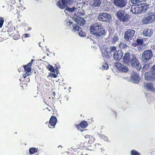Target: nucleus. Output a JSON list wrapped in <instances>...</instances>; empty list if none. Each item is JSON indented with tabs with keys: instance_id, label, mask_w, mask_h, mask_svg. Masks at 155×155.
I'll return each mask as SVG.
<instances>
[{
	"instance_id": "nucleus-17",
	"label": "nucleus",
	"mask_w": 155,
	"mask_h": 155,
	"mask_svg": "<svg viewBox=\"0 0 155 155\" xmlns=\"http://www.w3.org/2000/svg\"><path fill=\"white\" fill-rule=\"evenodd\" d=\"M57 120V118L55 116H51L49 121V125H48L49 127L51 128V126H53V127L54 128V126L55 125L56 123Z\"/></svg>"
},
{
	"instance_id": "nucleus-19",
	"label": "nucleus",
	"mask_w": 155,
	"mask_h": 155,
	"mask_svg": "<svg viewBox=\"0 0 155 155\" xmlns=\"http://www.w3.org/2000/svg\"><path fill=\"white\" fill-rule=\"evenodd\" d=\"M77 10V8L74 6H73L71 8L66 7V9L64 10V12L66 14H68L70 12H76Z\"/></svg>"
},
{
	"instance_id": "nucleus-57",
	"label": "nucleus",
	"mask_w": 155,
	"mask_h": 155,
	"mask_svg": "<svg viewBox=\"0 0 155 155\" xmlns=\"http://www.w3.org/2000/svg\"><path fill=\"white\" fill-rule=\"evenodd\" d=\"M45 57H43V58H42V59H45Z\"/></svg>"
},
{
	"instance_id": "nucleus-43",
	"label": "nucleus",
	"mask_w": 155,
	"mask_h": 155,
	"mask_svg": "<svg viewBox=\"0 0 155 155\" xmlns=\"http://www.w3.org/2000/svg\"><path fill=\"white\" fill-rule=\"evenodd\" d=\"M89 137H90V135H86L85 136H84L85 138L86 139H87V140H88V141L89 140Z\"/></svg>"
},
{
	"instance_id": "nucleus-49",
	"label": "nucleus",
	"mask_w": 155,
	"mask_h": 155,
	"mask_svg": "<svg viewBox=\"0 0 155 155\" xmlns=\"http://www.w3.org/2000/svg\"><path fill=\"white\" fill-rule=\"evenodd\" d=\"M32 64V62L30 61L29 63H28V64L27 65H28V67H30L31 65Z\"/></svg>"
},
{
	"instance_id": "nucleus-44",
	"label": "nucleus",
	"mask_w": 155,
	"mask_h": 155,
	"mask_svg": "<svg viewBox=\"0 0 155 155\" xmlns=\"http://www.w3.org/2000/svg\"><path fill=\"white\" fill-rule=\"evenodd\" d=\"M17 37L15 38V35H14L13 37V38H14V39L16 40L17 39H18V38H20V36L18 35H17Z\"/></svg>"
},
{
	"instance_id": "nucleus-40",
	"label": "nucleus",
	"mask_w": 155,
	"mask_h": 155,
	"mask_svg": "<svg viewBox=\"0 0 155 155\" xmlns=\"http://www.w3.org/2000/svg\"><path fill=\"white\" fill-rule=\"evenodd\" d=\"M137 50L139 51H143V48L142 45L138 46L137 47Z\"/></svg>"
},
{
	"instance_id": "nucleus-22",
	"label": "nucleus",
	"mask_w": 155,
	"mask_h": 155,
	"mask_svg": "<svg viewBox=\"0 0 155 155\" xmlns=\"http://www.w3.org/2000/svg\"><path fill=\"white\" fill-rule=\"evenodd\" d=\"M101 2L100 0H93L91 3V5L93 8L100 6Z\"/></svg>"
},
{
	"instance_id": "nucleus-36",
	"label": "nucleus",
	"mask_w": 155,
	"mask_h": 155,
	"mask_svg": "<svg viewBox=\"0 0 155 155\" xmlns=\"http://www.w3.org/2000/svg\"><path fill=\"white\" fill-rule=\"evenodd\" d=\"M4 20L3 19L2 17H0V28H2L3 25Z\"/></svg>"
},
{
	"instance_id": "nucleus-33",
	"label": "nucleus",
	"mask_w": 155,
	"mask_h": 155,
	"mask_svg": "<svg viewBox=\"0 0 155 155\" xmlns=\"http://www.w3.org/2000/svg\"><path fill=\"white\" fill-rule=\"evenodd\" d=\"M150 68V66L149 64H146L144 65L143 67L142 70L143 71H145Z\"/></svg>"
},
{
	"instance_id": "nucleus-2",
	"label": "nucleus",
	"mask_w": 155,
	"mask_h": 155,
	"mask_svg": "<svg viewBox=\"0 0 155 155\" xmlns=\"http://www.w3.org/2000/svg\"><path fill=\"white\" fill-rule=\"evenodd\" d=\"M155 21V14L152 12L148 13L143 18L142 20V24L147 25L153 23Z\"/></svg>"
},
{
	"instance_id": "nucleus-6",
	"label": "nucleus",
	"mask_w": 155,
	"mask_h": 155,
	"mask_svg": "<svg viewBox=\"0 0 155 155\" xmlns=\"http://www.w3.org/2000/svg\"><path fill=\"white\" fill-rule=\"evenodd\" d=\"M144 77L147 80L153 81L155 79V65L152 67L149 72L145 74Z\"/></svg>"
},
{
	"instance_id": "nucleus-25",
	"label": "nucleus",
	"mask_w": 155,
	"mask_h": 155,
	"mask_svg": "<svg viewBox=\"0 0 155 155\" xmlns=\"http://www.w3.org/2000/svg\"><path fill=\"white\" fill-rule=\"evenodd\" d=\"M87 124L86 121H82L80 124L79 126L82 128H85L87 126Z\"/></svg>"
},
{
	"instance_id": "nucleus-42",
	"label": "nucleus",
	"mask_w": 155,
	"mask_h": 155,
	"mask_svg": "<svg viewBox=\"0 0 155 155\" xmlns=\"http://www.w3.org/2000/svg\"><path fill=\"white\" fill-rule=\"evenodd\" d=\"M51 76L52 77H53L54 78H56L57 77V75L54 74L52 73L51 74Z\"/></svg>"
},
{
	"instance_id": "nucleus-5",
	"label": "nucleus",
	"mask_w": 155,
	"mask_h": 155,
	"mask_svg": "<svg viewBox=\"0 0 155 155\" xmlns=\"http://www.w3.org/2000/svg\"><path fill=\"white\" fill-rule=\"evenodd\" d=\"M153 56V53L151 50H146L142 53V61L147 63Z\"/></svg>"
},
{
	"instance_id": "nucleus-52",
	"label": "nucleus",
	"mask_w": 155,
	"mask_h": 155,
	"mask_svg": "<svg viewBox=\"0 0 155 155\" xmlns=\"http://www.w3.org/2000/svg\"><path fill=\"white\" fill-rule=\"evenodd\" d=\"M57 69H58V68H57V67L56 68V74L57 75V74H58V71H57Z\"/></svg>"
},
{
	"instance_id": "nucleus-51",
	"label": "nucleus",
	"mask_w": 155,
	"mask_h": 155,
	"mask_svg": "<svg viewBox=\"0 0 155 155\" xmlns=\"http://www.w3.org/2000/svg\"><path fill=\"white\" fill-rule=\"evenodd\" d=\"M146 0H138L139 3L143 2H145Z\"/></svg>"
},
{
	"instance_id": "nucleus-34",
	"label": "nucleus",
	"mask_w": 155,
	"mask_h": 155,
	"mask_svg": "<svg viewBox=\"0 0 155 155\" xmlns=\"http://www.w3.org/2000/svg\"><path fill=\"white\" fill-rule=\"evenodd\" d=\"M108 65L106 63L103 64L102 66V69L103 70H107L108 68Z\"/></svg>"
},
{
	"instance_id": "nucleus-37",
	"label": "nucleus",
	"mask_w": 155,
	"mask_h": 155,
	"mask_svg": "<svg viewBox=\"0 0 155 155\" xmlns=\"http://www.w3.org/2000/svg\"><path fill=\"white\" fill-rule=\"evenodd\" d=\"M130 2L133 5H136L139 3L138 0H131Z\"/></svg>"
},
{
	"instance_id": "nucleus-10",
	"label": "nucleus",
	"mask_w": 155,
	"mask_h": 155,
	"mask_svg": "<svg viewBox=\"0 0 155 155\" xmlns=\"http://www.w3.org/2000/svg\"><path fill=\"white\" fill-rule=\"evenodd\" d=\"M113 3L116 6L121 8L125 7L127 2L126 0H114Z\"/></svg>"
},
{
	"instance_id": "nucleus-7",
	"label": "nucleus",
	"mask_w": 155,
	"mask_h": 155,
	"mask_svg": "<svg viewBox=\"0 0 155 155\" xmlns=\"http://www.w3.org/2000/svg\"><path fill=\"white\" fill-rule=\"evenodd\" d=\"M116 50V48L115 46H110L106 50L103 49L102 51V55L103 57L108 58L112 55L111 53Z\"/></svg>"
},
{
	"instance_id": "nucleus-41",
	"label": "nucleus",
	"mask_w": 155,
	"mask_h": 155,
	"mask_svg": "<svg viewBox=\"0 0 155 155\" xmlns=\"http://www.w3.org/2000/svg\"><path fill=\"white\" fill-rule=\"evenodd\" d=\"M101 137L105 141H107L108 140V138L107 137H106L104 135H102L101 136Z\"/></svg>"
},
{
	"instance_id": "nucleus-1",
	"label": "nucleus",
	"mask_w": 155,
	"mask_h": 155,
	"mask_svg": "<svg viewBox=\"0 0 155 155\" xmlns=\"http://www.w3.org/2000/svg\"><path fill=\"white\" fill-rule=\"evenodd\" d=\"M90 29L91 34L95 35L99 39H102L105 32V31L101 28L100 25L98 23L92 25Z\"/></svg>"
},
{
	"instance_id": "nucleus-47",
	"label": "nucleus",
	"mask_w": 155,
	"mask_h": 155,
	"mask_svg": "<svg viewBox=\"0 0 155 155\" xmlns=\"http://www.w3.org/2000/svg\"><path fill=\"white\" fill-rule=\"evenodd\" d=\"M32 64V62L30 61L29 63H28V64L27 65H28V67H30L31 65Z\"/></svg>"
},
{
	"instance_id": "nucleus-58",
	"label": "nucleus",
	"mask_w": 155,
	"mask_h": 155,
	"mask_svg": "<svg viewBox=\"0 0 155 155\" xmlns=\"http://www.w3.org/2000/svg\"><path fill=\"white\" fill-rule=\"evenodd\" d=\"M39 46H40V47H41V46H40V45H40V43H39Z\"/></svg>"
},
{
	"instance_id": "nucleus-59",
	"label": "nucleus",
	"mask_w": 155,
	"mask_h": 155,
	"mask_svg": "<svg viewBox=\"0 0 155 155\" xmlns=\"http://www.w3.org/2000/svg\"><path fill=\"white\" fill-rule=\"evenodd\" d=\"M39 46H40V47H41V46H40V45H40V43H39Z\"/></svg>"
},
{
	"instance_id": "nucleus-31",
	"label": "nucleus",
	"mask_w": 155,
	"mask_h": 155,
	"mask_svg": "<svg viewBox=\"0 0 155 155\" xmlns=\"http://www.w3.org/2000/svg\"><path fill=\"white\" fill-rule=\"evenodd\" d=\"M48 68L52 72H54V69L52 65H49L48 66Z\"/></svg>"
},
{
	"instance_id": "nucleus-63",
	"label": "nucleus",
	"mask_w": 155,
	"mask_h": 155,
	"mask_svg": "<svg viewBox=\"0 0 155 155\" xmlns=\"http://www.w3.org/2000/svg\"><path fill=\"white\" fill-rule=\"evenodd\" d=\"M26 8H24V9H25Z\"/></svg>"
},
{
	"instance_id": "nucleus-12",
	"label": "nucleus",
	"mask_w": 155,
	"mask_h": 155,
	"mask_svg": "<svg viewBox=\"0 0 155 155\" xmlns=\"http://www.w3.org/2000/svg\"><path fill=\"white\" fill-rule=\"evenodd\" d=\"M72 17L74 21L80 25H83L85 23V21L84 19L83 18L78 17L76 14H74Z\"/></svg>"
},
{
	"instance_id": "nucleus-45",
	"label": "nucleus",
	"mask_w": 155,
	"mask_h": 155,
	"mask_svg": "<svg viewBox=\"0 0 155 155\" xmlns=\"http://www.w3.org/2000/svg\"><path fill=\"white\" fill-rule=\"evenodd\" d=\"M24 36L25 38H27L29 37V35L27 34H25L23 35Z\"/></svg>"
},
{
	"instance_id": "nucleus-56",
	"label": "nucleus",
	"mask_w": 155,
	"mask_h": 155,
	"mask_svg": "<svg viewBox=\"0 0 155 155\" xmlns=\"http://www.w3.org/2000/svg\"><path fill=\"white\" fill-rule=\"evenodd\" d=\"M35 61V60H34V59H32V60H31V62H33V61Z\"/></svg>"
},
{
	"instance_id": "nucleus-27",
	"label": "nucleus",
	"mask_w": 155,
	"mask_h": 155,
	"mask_svg": "<svg viewBox=\"0 0 155 155\" xmlns=\"http://www.w3.org/2000/svg\"><path fill=\"white\" fill-rule=\"evenodd\" d=\"M118 38L117 34H115L112 39V42L115 43L118 41Z\"/></svg>"
},
{
	"instance_id": "nucleus-20",
	"label": "nucleus",
	"mask_w": 155,
	"mask_h": 155,
	"mask_svg": "<svg viewBox=\"0 0 155 155\" xmlns=\"http://www.w3.org/2000/svg\"><path fill=\"white\" fill-rule=\"evenodd\" d=\"M153 32V31L152 29L146 28L144 30L143 34L145 36L150 37L152 35Z\"/></svg>"
},
{
	"instance_id": "nucleus-46",
	"label": "nucleus",
	"mask_w": 155,
	"mask_h": 155,
	"mask_svg": "<svg viewBox=\"0 0 155 155\" xmlns=\"http://www.w3.org/2000/svg\"><path fill=\"white\" fill-rule=\"evenodd\" d=\"M72 24L71 22L70 21H68L67 22V25L69 26H70L71 25H72Z\"/></svg>"
},
{
	"instance_id": "nucleus-62",
	"label": "nucleus",
	"mask_w": 155,
	"mask_h": 155,
	"mask_svg": "<svg viewBox=\"0 0 155 155\" xmlns=\"http://www.w3.org/2000/svg\"><path fill=\"white\" fill-rule=\"evenodd\" d=\"M100 149L101 150V151H102L101 148H100Z\"/></svg>"
},
{
	"instance_id": "nucleus-4",
	"label": "nucleus",
	"mask_w": 155,
	"mask_h": 155,
	"mask_svg": "<svg viewBox=\"0 0 155 155\" xmlns=\"http://www.w3.org/2000/svg\"><path fill=\"white\" fill-rule=\"evenodd\" d=\"M129 64L132 67L135 68L138 71H140L141 68V65L138 60L136 56L134 54H132Z\"/></svg>"
},
{
	"instance_id": "nucleus-24",
	"label": "nucleus",
	"mask_w": 155,
	"mask_h": 155,
	"mask_svg": "<svg viewBox=\"0 0 155 155\" xmlns=\"http://www.w3.org/2000/svg\"><path fill=\"white\" fill-rule=\"evenodd\" d=\"M81 29V28L78 25H73L72 30L74 32H76L77 31L78 32L80 31Z\"/></svg>"
},
{
	"instance_id": "nucleus-13",
	"label": "nucleus",
	"mask_w": 155,
	"mask_h": 155,
	"mask_svg": "<svg viewBox=\"0 0 155 155\" xmlns=\"http://www.w3.org/2000/svg\"><path fill=\"white\" fill-rule=\"evenodd\" d=\"M115 65L117 68L122 72H127L128 71V68L127 66L119 62L115 63Z\"/></svg>"
},
{
	"instance_id": "nucleus-48",
	"label": "nucleus",
	"mask_w": 155,
	"mask_h": 155,
	"mask_svg": "<svg viewBox=\"0 0 155 155\" xmlns=\"http://www.w3.org/2000/svg\"><path fill=\"white\" fill-rule=\"evenodd\" d=\"M32 64V62L30 61L29 63H28V64L27 65H28V67H30L31 65Z\"/></svg>"
},
{
	"instance_id": "nucleus-8",
	"label": "nucleus",
	"mask_w": 155,
	"mask_h": 155,
	"mask_svg": "<svg viewBox=\"0 0 155 155\" xmlns=\"http://www.w3.org/2000/svg\"><path fill=\"white\" fill-rule=\"evenodd\" d=\"M97 19L100 21L108 22L111 20V16L106 12L101 13L98 15Z\"/></svg>"
},
{
	"instance_id": "nucleus-54",
	"label": "nucleus",
	"mask_w": 155,
	"mask_h": 155,
	"mask_svg": "<svg viewBox=\"0 0 155 155\" xmlns=\"http://www.w3.org/2000/svg\"><path fill=\"white\" fill-rule=\"evenodd\" d=\"M98 145H99V144H96L95 145V146L96 147H98Z\"/></svg>"
},
{
	"instance_id": "nucleus-11",
	"label": "nucleus",
	"mask_w": 155,
	"mask_h": 155,
	"mask_svg": "<svg viewBox=\"0 0 155 155\" xmlns=\"http://www.w3.org/2000/svg\"><path fill=\"white\" fill-rule=\"evenodd\" d=\"M140 79V78L138 74L135 72H133L130 77L131 81L136 84H138L139 83Z\"/></svg>"
},
{
	"instance_id": "nucleus-9",
	"label": "nucleus",
	"mask_w": 155,
	"mask_h": 155,
	"mask_svg": "<svg viewBox=\"0 0 155 155\" xmlns=\"http://www.w3.org/2000/svg\"><path fill=\"white\" fill-rule=\"evenodd\" d=\"M135 33V31L132 29H128L126 31L124 39L125 40L129 41L131 40V38L133 37Z\"/></svg>"
},
{
	"instance_id": "nucleus-39",
	"label": "nucleus",
	"mask_w": 155,
	"mask_h": 155,
	"mask_svg": "<svg viewBox=\"0 0 155 155\" xmlns=\"http://www.w3.org/2000/svg\"><path fill=\"white\" fill-rule=\"evenodd\" d=\"M79 34L80 36L81 37H84L86 35L85 33L82 32V31H80L79 32Z\"/></svg>"
},
{
	"instance_id": "nucleus-61",
	"label": "nucleus",
	"mask_w": 155,
	"mask_h": 155,
	"mask_svg": "<svg viewBox=\"0 0 155 155\" xmlns=\"http://www.w3.org/2000/svg\"><path fill=\"white\" fill-rule=\"evenodd\" d=\"M47 55L48 56L49 55V54H47Z\"/></svg>"
},
{
	"instance_id": "nucleus-50",
	"label": "nucleus",
	"mask_w": 155,
	"mask_h": 155,
	"mask_svg": "<svg viewBox=\"0 0 155 155\" xmlns=\"http://www.w3.org/2000/svg\"><path fill=\"white\" fill-rule=\"evenodd\" d=\"M32 64V62L30 61L29 63H28V64L27 65H28V67H30L31 65Z\"/></svg>"
},
{
	"instance_id": "nucleus-30",
	"label": "nucleus",
	"mask_w": 155,
	"mask_h": 155,
	"mask_svg": "<svg viewBox=\"0 0 155 155\" xmlns=\"http://www.w3.org/2000/svg\"><path fill=\"white\" fill-rule=\"evenodd\" d=\"M131 155H140V153L135 150H132L130 151Z\"/></svg>"
},
{
	"instance_id": "nucleus-38",
	"label": "nucleus",
	"mask_w": 155,
	"mask_h": 155,
	"mask_svg": "<svg viewBox=\"0 0 155 155\" xmlns=\"http://www.w3.org/2000/svg\"><path fill=\"white\" fill-rule=\"evenodd\" d=\"M94 139L93 137L91 136L90 135L89 139V140H88V142L89 143H91L93 141H94Z\"/></svg>"
},
{
	"instance_id": "nucleus-16",
	"label": "nucleus",
	"mask_w": 155,
	"mask_h": 155,
	"mask_svg": "<svg viewBox=\"0 0 155 155\" xmlns=\"http://www.w3.org/2000/svg\"><path fill=\"white\" fill-rule=\"evenodd\" d=\"M130 60V53L128 52L126 53L123 58V62L126 64H128Z\"/></svg>"
},
{
	"instance_id": "nucleus-32",
	"label": "nucleus",
	"mask_w": 155,
	"mask_h": 155,
	"mask_svg": "<svg viewBox=\"0 0 155 155\" xmlns=\"http://www.w3.org/2000/svg\"><path fill=\"white\" fill-rule=\"evenodd\" d=\"M137 42L138 45H142L143 44V40L142 39H138L137 40Z\"/></svg>"
},
{
	"instance_id": "nucleus-64",
	"label": "nucleus",
	"mask_w": 155,
	"mask_h": 155,
	"mask_svg": "<svg viewBox=\"0 0 155 155\" xmlns=\"http://www.w3.org/2000/svg\"><path fill=\"white\" fill-rule=\"evenodd\" d=\"M3 8L4 7V6H3Z\"/></svg>"
},
{
	"instance_id": "nucleus-15",
	"label": "nucleus",
	"mask_w": 155,
	"mask_h": 155,
	"mask_svg": "<svg viewBox=\"0 0 155 155\" xmlns=\"http://www.w3.org/2000/svg\"><path fill=\"white\" fill-rule=\"evenodd\" d=\"M24 68L25 71L24 72V73L23 75V77L26 80V78L31 74V67L28 66V65H25L24 66Z\"/></svg>"
},
{
	"instance_id": "nucleus-3",
	"label": "nucleus",
	"mask_w": 155,
	"mask_h": 155,
	"mask_svg": "<svg viewBox=\"0 0 155 155\" xmlns=\"http://www.w3.org/2000/svg\"><path fill=\"white\" fill-rule=\"evenodd\" d=\"M116 15L120 21L124 22L129 19V15L124 10L120 9L117 12Z\"/></svg>"
},
{
	"instance_id": "nucleus-23",
	"label": "nucleus",
	"mask_w": 155,
	"mask_h": 155,
	"mask_svg": "<svg viewBox=\"0 0 155 155\" xmlns=\"http://www.w3.org/2000/svg\"><path fill=\"white\" fill-rule=\"evenodd\" d=\"M57 6L59 8L61 9H64L66 8V5L64 3L62 0L59 1L56 4Z\"/></svg>"
},
{
	"instance_id": "nucleus-21",
	"label": "nucleus",
	"mask_w": 155,
	"mask_h": 155,
	"mask_svg": "<svg viewBox=\"0 0 155 155\" xmlns=\"http://www.w3.org/2000/svg\"><path fill=\"white\" fill-rule=\"evenodd\" d=\"M130 11L132 12L133 13L135 14L140 13L139 5L132 7L130 9Z\"/></svg>"
},
{
	"instance_id": "nucleus-18",
	"label": "nucleus",
	"mask_w": 155,
	"mask_h": 155,
	"mask_svg": "<svg viewBox=\"0 0 155 155\" xmlns=\"http://www.w3.org/2000/svg\"><path fill=\"white\" fill-rule=\"evenodd\" d=\"M139 5L140 13L145 12L149 8V5L146 3H142Z\"/></svg>"
},
{
	"instance_id": "nucleus-60",
	"label": "nucleus",
	"mask_w": 155,
	"mask_h": 155,
	"mask_svg": "<svg viewBox=\"0 0 155 155\" xmlns=\"http://www.w3.org/2000/svg\"><path fill=\"white\" fill-rule=\"evenodd\" d=\"M21 0H19V1L20 2H21Z\"/></svg>"
},
{
	"instance_id": "nucleus-55",
	"label": "nucleus",
	"mask_w": 155,
	"mask_h": 155,
	"mask_svg": "<svg viewBox=\"0 0 155 155\" xmlns=\"http://www.w3.org/2000/svg\"><path fill=\"white\" fill-rule=\"evenodd\" d=\"M46 51H49V49L48 48H46Z\"/></svg>"
},
{
	"instance_id": "nucleus-53",
	"label": "nucleus",
	"mask_w": 155,
	"mask_h": 155,
	"mask_svg": "<svg viewBox=\"0 0 155 155\" xmlns=\"http://www.w3.org/2000/svg\"><path fill=\"white\" fill-rule=\"evenodd\" d=\"M26 82H29L30 81V80L28 78V79L26 80Z\"/></svg>"
},
{
	"instance_id": "nucleus-35",
	"label": "nucleus",
	"mask_w": 155,
	"mask_h": 155,
	"mask_svg": "<svg viewBox=\"0 0 155 155\" xmlns=\"http://www.w3.org/2000/svg\"><path fill=\"white\" fill-rule=\"evenodd\" d=\"M146 87L147 89L150 90H152L153 89L152 84H147L146 85Z\"/></svg>"
},
{
	"instance_id": "nucleus-28",
	"label": "nucleus",
	"mask_w": 155,
	"mask_h": 155,
	"mask_svg": "<svg viewBox=\"0 0 155 155\" xmlns=\"http://www.w3.org/2000/svg\"><path fill=\"white\" fill-rule=\"evenodd\" d=\"M29 151L30 153L31 154H34L35 152H38V149L34 148H31L30 149Z\"/></svg>"
},
{
	"instance_id": "nucleus-26",
	"label": "nucleus",
	"mask_w": 155,
	"mask_h": 155,
	"mask_svg": "<svg viewBox=\"0 0 155 155\" xmlns=\"http://www.w3.org/2000/svg\"><path fill=\"white\" fill-rule=\"evenodd\" d=\"M14 28H15V27H13V26H11L8 30V34L10 35L13 34L15 30V29H13Z\"/></svg>"
},
{
	"instance_id": "nucleus-14",
	"label": "nucleus",
	"mask_w": 155,
	"mask_h": 155,
	"mask_svg": "<svg viewBox=\"0 0 155 155\" xmlns=\"http://www.w3.org/2000/svg\"><path fill=\"white\" fill-rule=\"evenodd\" d=\"M123 54L121 50L116 51L113 54L114 58L116 60H119L122 58Z\"/></svg>"
},
{
	"instance_id": "nucleus-29",
	"label": "nucleus",
	"mask_w": 155,
	"mask_h": 155,
	"mask_svg": "<svg viewBox=\"0 0 155 155\" xmlns=\"http://www.w3.org/2000/svg\"><path fill=\"white\" fill-rule=\"evenodd\" d=\"M119 47L121 48L125 49L127 47V45L123 43H120L119 45Z\"/></svg>"
}]
</instances>
